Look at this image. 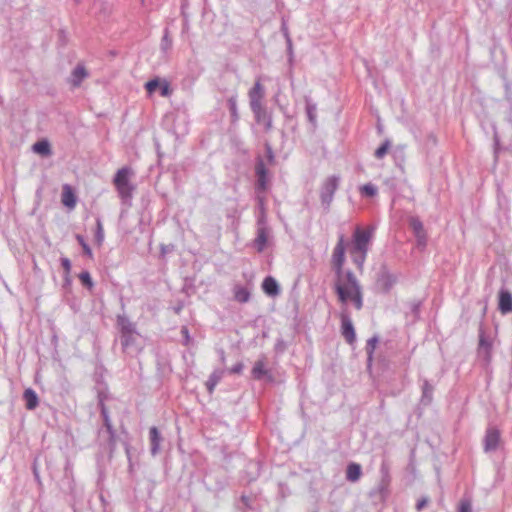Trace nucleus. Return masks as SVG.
I'll list each match as a JSON object with an SVG mask.
<instances>
[{"label": "nucleus", "instance_id": "4", "mask_svg": "<svg viewBox=\"0 0 512 512\" xmlns=\"http://www.w3.org/2000/svg\"><path fill=\"white\" fill-rule=\"evenodd\" d=\"M372 235L373 229L362 230L360 228H356L353 234L351 254L368 253Z\"/></svg>", "mask_w": 512, "mask_h": 512}, {"label": "nucleus", "instance_id": "16", "mask_svg": "<svg viewBox=\"0 0 512 512\" xmlns=\"http://www.w3.org/2000/svg\"><path fill=\"white\" fill-rule=\"evenodd\" d=\"M396 282L397 277L388 271H382L378 278V283L381 285L385 292H388Z\"/></svg>", "mask_w": 512, "mask_h": 512}, {"label": "nucleus", "instance_id": "47", "mask_svg": "<svg viewBox=\"0 0 512 512\" xmlns=\"http://www.w3.org/2000/svg\"><path fill=\"white\" fill-rule=\"evenodd\" d=\"M243 364L241 362L235 364L233 367L230 368L229 372L232 374H240L243 370Z\"/></svg>", "mask_w": 512, "mask_h": 512}, {"label": "nucleus", "instance_id": "33", "mask_svg": "<svg viewBox=\"0 0 512 512\" xmlns=\"http://www.w3.org/2000/svg\"><path fill=\"white\" fill-rule=\"evenodd\" d=\"M79 279L85 287H87L89 290H92V288L94 287V283L88 271L81 272L79 274Z\"/></svg>", "mask_w": 512, "mask_h": 512}, {"label": "nucleus", "instance_id": "43", "mask_svg": "<svg viewBox=\"0 0 512 512\" xmlns=\"http://www.w3.org/2000/svg\"><path fill=\"white\" fill-rule=\"evenodd\" d=\"M109 438H108V444L110 446L111 451L114 450L116 445V432L114 428H112V432H108Z\"/></svg>", "mask_w": 512, "mask_h": 512}, {"label": "nucleus", "instance_id": "44", "mask_svg": "<svg viewBox=\"0 0 512 512\" xmlns=\"http://www.w3.org/2000/svg\"><path fill=\"white\" fill-rule=\"evenodd\" d=\"M460 512H472L471 504L469 501H462L459 507Z\"/></svg>", "mask_w": 512, "mask_h": 512}, {"label": "nucleus", "instance_id": "40", "mask_svg": "<svg viewBox=\"0 0 512 512\" xmlns=\"http://www.w3.org/2000/svg\"><path fill=\"white\" fill-rule=\"evenodd\" d=\"M281 31L286 39L288 48L291 49L292 48V40H291V37L289 34L288 26L284 21L282 22Z\"/></svg>", "mask_w": 512, "mask_h": 512}, {"label": "nucleus", "instance_id": "48", "mask_svg": "<svg viewBox=\"0 0 512 512\" xmlns=\"http://www.w3.org/2000/svg\"><path fill=\"white\" fill-rule=\"evenodd\" d=\"M428 501L429 500L427 497H423V498L419 499L416 504L417 511H421L428 504Z\"/></svg>", "mask_w": 512, "mask_h": 512}, {"label": "nucleus", "instance_id": "34", "mask_svg": "<svg viewBox=\"0 0 512 512\" xmlns=\"http://www.w3.org/2000/svg\"><path fill=\"white\" fill-rule=\"evenodd\" d=\"M316 105L310 102L306 104V113L309 121L315 125L316 124Z\"/></svg>", "mask_w": 512, "mask_h": 512}, {"label": "nucleus", "instance_id": "23", "mask_svg": "<svg viewBox=\"0 0 512 512\" xmlns=\"http://www.w3.org/2000/svg\"><path fill=\"white\" fill-rule=\"evenodd\" d=\"M33 152L48 157L52 154L51 145L48 140H40L33 144Z\"/></svg>", "mask_w": 512, "mask_h": 512}, {"label": "nucleus", "instance_id": "21", "mask_svg": "<svg viewBox=\"0 0 512 512\" xmlns=\"http://www.w3.org/2000/svg\"><path fill=\"white\" fill-rule=\"evenodd\" d=\"M62 203L68 208H74L76 205V196L69 185L63 186Z\"/></svg>", "mask_w": 512, "mask_h": 512}, {"label": "nucleus", "instance_id": "29", "mask_svg": "<svg viewBox=\"0 0 512 512\" xmlns=\"http://www.w3.org/2000/svg\"><path fill=\"white\" fill-rule=\"evenodd\" d=\"M433 387L429 384L427 380L424 381L422 387V402L428 404L432 400Z\"/></svg>", "mask_w": 512, "mask_h": 512}, {"label": "nucleus", "instance_id": "19", "mask_svg": "<svg viewBox=\"0 0 512 512\" xmlns=\"http://www.w3.org/2000/svg\"><path fill=\"white\" fill-rule=\"evenodd\" d=\"M150 442H151V454L153 456L157 455L160 450V443L162 441V437L157 429V427L153 426L149 430Z\"/></svg>", "mask_w": 512, "mask_h": 512}, {"label": "nucleus", "instance_id": "30", "mask_svg": "<svg viewBox=\"0 0 512 512\" xmlns=\"http://www.w3.org/2000/svg\"><path fill=\"white\" fill-rule=\"evenodd\" d=\"M267 373V370L265 369V364L263 361L259 360L257 361L252 369V375L256 379L262 378Z\"/></svg>", "mask_w": 512, "mask_h": 512}, {"label": "nucleus", "instance_id": "26", "mask_svg": "<svg viewBox=\"0 0 512 512\" xmlns=\"http://www.w3.org/2000/svg\"><path fill=\"white\" fill-rule=\"evenodd\" d=\"M378 341H379V339H378L377 336H373L370 339H368V341H367L366 353H367V363H368V366H370L372 361H373V354H374V351H375L376 346L378 344Z\"/></svg>", "mask_w": 512, "mask_h": 512}, {"label": "nucleus", "instance_id": "35", "mask_svg": "<svg viewBox=\"0 0 512 512\" xmlns=\"http://www.w3.org/2000/svg\"><path fill=\"white\" fill-rule=\"evenodd\" d=\"M95 239L98 245H101L104 240V229L100 219L96 221V234Z\"/></svg>", "mask_w": 512, "mask_h": 512}, {"label": "nucleus", "instance_id": "50", "mask_svg": "<svg viewBox=\"0 0 512 512\" xmlns=\"http://www.w3.org/2000/svg\"><path fill=\"white\" fill-rule=\"evenodd\" d=\"M125 450H126V453L127 455L129 456V453H130V447L128 444L125 445Z\"/></svg>", "mask_w": 512, "mask_h": 512}, {"label": "nucleus", "instance_id": "18", "mask_svg": "<svg viewBox=\"0 0 512 512\" xmlns=\"http://www.w3.org/2000/svg\"><path fill=\"white\" fill-rule=\"evenodd\" d=\"M262 289L269 296H276L280 292L277 281L271 276H268L264 279L262 283Z\"/></svg>", "mask_w": 512, "mask_h": 512}, {"label": "nucleus", "instance_id": "6", "mask_svg": "<svg viewBox=\"0 0 512 512\" xmlns=\"http://www.w3.org/2000/svg\"><path fill=\"white\" fill-rule=\"evenodd\" d=\"M340 318L342 335L349 344H353L356 340V334L352 320L347 312V309H343L341 311Z\"/></svg>", "mask_w": 512, "mask_h": 512}, {"label": "nucleus", "instance_id": "7", "mask_svg": "<svg viewBox=\"0 0 512 512\" xmlns=\"http://www.w3.org/2000/svg\"><path fill=\"white\" fill-rule=\"evenodd\" d=\"M248 97L251 110L264 107L262 105V100L265 97V89L260 80H257L254 83V86L249 90Z\"/></svg>", "mask_w": 512, "mask_h": 512}, {"label": "nucleus", "instance_id": "27", "mask_svg": "<svg viewBox=\"0 0 512 512\" xmlns=\"http://www.w3.org/2000/svg\"><path fill=\"white\" fill-rule=\"evenodd\" d=\"M267 232L265 228H259L257 232V237L255 239V243L257 245V249L259 252L263 251L266 243H267Z\"/></svg>", "mask_w": 512, "mask_h": 512}, {"label": "nucleus", "instance_id": "5", "mask_svg": "<svg viewBox=\"0 0 512 512\" xmlns=\"http://www.w3.org/2000/svg\"><path fill=\"white\" fill-rule=\"evenodd\" d=\"M381 478L377 487L371 493L374 496H378L381 500H384L389 494V486L391 483L390 467L387 462H382L380 466Z\"/></svg>", "mask_w": 512, "mask_h": 512}, {"label": "nucleus", "instance_id": "49", "mask_svg": "<svg viewBox=\"0 0 512 512\" xmlns=\"http://www.w3.org/2000/svg\"><path fill=\"white\" fill-rule=\"evenodd\" d=\"M170 93H171L170 87H169L168 83H165L161 87V95L166 97V96H169Z\"/></svg>", "mask_w": 512, "mask_h": 512}, {"label": "nucleus", "instance_id": "13", "mask_svg": "<svg viewBox=\"0 0 512 512\" xmlns=\"http://www.w3.org/2000/svg\"><path fill=\"white\" fill-rule=\"evenodd\" d=\"M255 172L257 175L258 189L265 190L267 185V174L268 170L264 164V161L259 158L255 166Z\"/></svg>", "mask_w": 512, "mask_h": 512}, {"label": "nucleus", "instance_id": "37", "mask_svg": "<svg viewBox=\"0 0 512 512\" xmlns=\"http://www.w3.org/2000/svg\"><path fill=\"white\" fill-rule=\"evenodd\" d=\"M172 46V40L169 36V30L168 29H165L164 31V35L162 37V40H161V48L166 51L168 49H170Z\"/></svg>", "mask_w": 512, "mask_h": 512}, {"label": "nucleus", "instance_id": "20", "mask_svg": "<svg viewBox=\"0 0 512 512\" xmlns=\"http://www.w3.org/2000/svg\"><path fill=\"white\" fill-rule=\"evenodd\" d=\"M25 406L28 410H34L39 404V398L32 388H27L23 393Z\"/></svg>", "mask_w": 512, "mask_h": 512}, {"label": "nucleus", "instance_id": "1", "mask_svg": "<svg viewBox=\"0 0 512 512\" xmlns=\"http://www.w3.org/2000/svg\"><path fill=\"white\" fill-rule=\"evenodd\" d=\"M344 262L345 240L344 235H340L332 254V265L337 276L334 288L342 304L346 305L351 300L354 307L357 310H361L363 307V292L354 273L347 271L345 274L346 283L342 282Z\"/></svg>", "mask_w": 512, "mask_h": 512}, {"label": "nucleus", "instance_id": "22", "mask_svg": "<svg viewBox=\"0 0 512 512\" xmlns=\"http://www.w3.org/2000/svg\"><path fill=\"white\" fill-rule=\"evenodd\" d=\"M479 352H484L486 357H490L491 350H492V343L491 341L485 336V332L480 326L479 328Z\"/></svg>", "mask_w": 512, "mask_h": 512}, {"label": "nucleus", "instance_id": "9", "mask_svg": "<svg viewBox=\"0 0 512 512\" xmlns=\"http://www.w3.org/2000/svg\"><path fill=\"white\" fill-rule=\"evenodd\" d=\"M254 114L255 121L264 126L265 132H270L273 129V115L265 107L251 110Z\"/></svg>", "mask_w": 512, "mask_h": 512}, {"label": "nucleus", "instance_id": "46", "mask_svg": "<svg viewBox=\"0 0 512 512\" xmlns=\"http://www.w3.org/2000/svg\"><path fill=\"white\" fill-rule=\"evenodd\" d=\"M266 155L270 163H273L275 161L273 150L269 144H266Z\"/></svg>", "mask_w": 512, "mask_h": 512}, {"label": "nucleus", "instance_id": "24", "mask_svg": "<svg viewBox=\"0 0 512 512\" xmlns=\"http://www.w3.org/2000/svg\"><path fill=\"white\" fill-rule=\"evenodd\" d=\"M227 105L230 111L231 123L236 124L239 121V113L237 107V95H232L227 100Z\"/></svg>", "mask_w": 512, "mask_h": 512}, {"label": "nucleus", "instance_id": "2", "mask_svg": "<svg viewBox=\"0 0 512 512\" xmlns=\"http://www.w3.org/2000/svg\"><path fill=\"white\" fill-rule=\"evenodd\" d=\"M134 172L130 167L120 168L114 178L113 184L117 190V193L124 204H130L135 191V185L131 182V177Z\"/></svg>", "mask_w": 512, "mask_h": 512}, {"label": "nucleus", "instance_id": "31", "mask_svg": "<svg viewBox=\"0 0 512 512\" xmlns=\"http://www.w3.org/2000/svg\"><path fill=\"white\" fill-rule=\"evenodd\" d=\"M101 416L103 418V423L106 428V431L112 432L113 425L110 419L109 411L103 403H101Z\"/></svg>", "mask_w": 512, "mask_h": 512}, {"label": "nucleus", "instance_id": "32", "mask_svg": "<svg viewBox=\"0 0 512 512\" xmlns=\"http://www.w3.org/2000/svg\"><path fill=\"white\" fill-rule=\"evenodd\" d=\"M391 146V142L386 139L380 147H378L374 153L375 157L377 159H382L388 152L389 148Z\"/></svg>", "mask_w": 512, "mask_h": 512}, {"label": "nucleus", "instance_id": "45", "mask_svg": "<svg viewBox=\"0 0 512 512\" xmlns=\"http://www.w3.org/2000/svg\"><path fill=\"white\" fill-rule=\"evenodd\" d=\"M181 334L183 335V338H184V344L188 345L190 340H191V338H190V335H189L188 328L186 326H183L181 328Z\"/></svg>", "mask_w": 512, "mask_h": 512}, {"label": "nucleus", "instance_id": "38", "mask_svg": "<svg viewBox=\"0 0 512 512\" xmlns=\"http://www.w3.org/2000/svg\"><path fill=\"white\" fill-rule=\"evenodd\" d=\"M362 194L373 197L377 194V188L373 184H365L361 187Z\"/></svg>", "mask_w": 512, "mask_h": 512}, {"label": "nucleus", "instance_id": "28", "mask_svg": "<svg viewBox=\"0 0 512 512\" xmlns=\"http://www.w3.org/2000/svg\"><path fill=\"white\" fill-rule=\"evenodd\" d=\"M236 301L246 303L250 300V292L244 287H236L234 291Z\"/></svg>", "mask_w": 512, "mask_h": 512}, {"label": "nucleus", "instance_id": "12", "mask_svg": "<svg viewBox=\"0 0 512 512\" xmlns=\"http://www.w3.org/2000/svg\"><path fill=\"white\" fill-rule=\"evenodd\" d=\"M88 71L82 64H78L71 72L69 83L73 87H79L84 79L88 77Z\"/></svg>", "mask_w": 512, "mask_h": 512}, {"label": "nucleus", "instance_id": "15", "mask_svg": "<svg viewBox=\"0 0 512 512\" xmlns=\"http://www.w3.org/2000/svg\"><path fill=\"white\" fill-rule=\"evenodd\" d=\"M362 475L361 465L355 462H351L347 465L346 468V479L349 482L355 483L357 482Z\"/></svg>", "mask_w": 512, "mask_h": 512}, {"label": "nucleus", "instance_id": "51", "mask_svg": "<svg viewBox=\"0 0 512 512\" xmlns=\"http://www.w3.org/2000/svg\"><path fill=\"white\" fill-rule=\"evenodd\" d=\"M221 360H222V362H224V360H225L224 351H221Z\"/></svg>", "mask_w": 512, "mask_h": 512}, {"label": "nucleus", "instance_id": "14", "mask_svg": "<svg viewBox=\"0 0 512 512\" xmlns=\"http://www.w3.org/2000/svg\"><path fill=\"white\" fill-rule=\"evenodd\" d=\"M499 310L502 314L512 312V294L506 289L499 292Z\"/></svg>", "mask_w": 512, "mask_h": 512}, {"label": "nucleus", "instance_id": "41", "mask_svg": "<svg viewBox=\"0 0 512 512\" xmlns=\"http://www.w3.org/2000/svg\"><path fill=\"white\" fill-rule=\"evenodd\" d=\"M354 263L361 268L365 262L367 253L352 254Z\"/></svg>", "mask_w": 512, "mask_h": 512}, {"label": "nucleus", "instance_id": "25", "mask_svg": "<svg viewBox=\"0 0 512 512\" xmlns=\"http://www.w3.org/2000/svg\"><path fill=\"white\" fill-rule=\"evenodd\" d=\"M223 376L222 370H215L210 376L209 379L206 382L207 390L210 394L213 393L216 385L220 382Z\"/></svg>", "mask_w": 512, "mask_h": 512}, {"label": "nucleus", "instance_id": "8", "mask_svg": "<svg viewBox=\"0 0 512 512\" xmlns=\"http://www.w3.org/2000/svg\"><path fill=\"white\" fill-rule=\"evenodd\" d=\"M409 225L416 238L417 246L426 247L427 245V234L424 229L422 221L418 217H410Z\"/></svg>", "mask_w": 512, "mask_h": 512}, {"label": "nucleus", "instance_id": "17", "mask_svg": "<svg viewBox=\"0 0 512 512\" xmlns=\"http://www.w3.org/2000/svg\"><path fill=\"white\" fill-rule=\"evenodd\" d=\"M139 333L120 335V342L124 353L135 348Z\"/></svg>", "mask_w": 512, "mask_h": 512}, {"label": "nucleus", "instance_id": "39", "mask_svg": "<svg viewBox=\"0 0 512 512\" xmlns=\"http://www.w3.org/2000/svg\"><path fill=\"white\" fill-rule=\"evenodd\" d=\"M61 265L65 271V278H66V282L69 283L70 280H69V274H70V271H71V262L68 258L66 257H63L61 258Z\"/></svg>", "mask_w": 512, "mask_h": 512}, {"label": "nucleus", "instance_id": "36", "mask_svg": "<svg viewBox=\"0 0 512 512\" xmlns=\"http://www.w3.org/2000/svg\"><path fill=\"white\" fill-rule=\"evenodd\" d=\"M76 240L81 245V247L84 251V254L87 255L88 257H92V250H91L90 246L86 243L84 237L82 235L77 234Z\"/></svg>", "mask_w": 512, "mask_h": 512}, {"label": "nucleus", "instance_id": "42", "mask_svg": "<svg viewBox=\"0 0 512 512\" xmlns=\"http://www.w3.org/2000/svg\"><path fill=\"white\" fill-rule=\"evenodd\" d=\"M158 86L159 82L157 79L150 80L145 84V88L148 91V93H153Z\"/></svg>", "mask_w": 512, "mask_h": 512}, {"label": "nucleus", "instance_id": "10", "mask_svg": "<svg viewBox=\"0 0 512 512\" xmlns=\"http://www.w3.org/2000/svg\"><path fill=\"white\" fill-rule=\"evenodd\" d=\"M500 432L496 428H488L484 437V451L492 452L498 448Z\"/></svg>", "mask_w": 512, "mask_h": 512}, {"label": "nucleus", "instance_id": "52", "mask_svg": "<svg viewBox=\"0 0 512 512\" xmlns=\"http://www.w3.org/2000/svg\"><path fill=\"white\" fill-rule=\"evenodd\" d=\"M75 2L79 3L81 0H74Z\"/></svg>", "mask_w": 512, "mask_h": 512}, {"label": "nucleus", "instance_id": "3", "mask_svg": "<svg viewBox=\"0 0 512 512\" xmlns=\"http://www.w3.org/2000/svg\"><path fill=\"white\" fill-rule=\"evenodd\" d=\"M340 177L332 175L325 179L320 189L321 204L326 211L329 210L334 194L339 187Z\"/></svg>", "mask_w": 512, "mask_h": 512}, {"label": "nucleus", "instance_id": "11", "mask_svg": "<svg viewBox=\"0 0 512 512\" xmlns=\"http://www.w3.org/2000/svg\"><path fill=\"white\" fill-rule=\"evenodd\" d=\"M116 322L120 335L138 333L135 323L131 322L126 315H118Z\"/></svg>", "mask_w": 512, "mask_h": 512}]
</instances>
